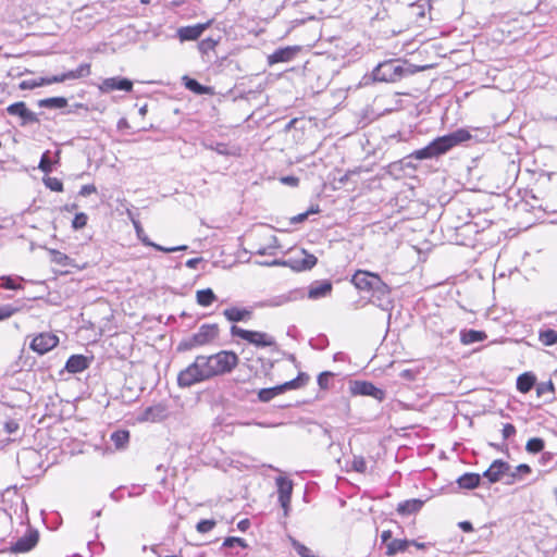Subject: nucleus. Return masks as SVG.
<instances>
[{
  "instance_id": "42",
  "label": "nucleus",
  "mask_w": 557,
  "mask_h": 557,
  "mask_svg": "<svg viewBox=\"0 0 557 557\" xmlns=\"http://www.w3.org/2000/svg\"><path fill=\"white\" fill-rule=\"evenodd\" d=\"M52 160L50 158V151L47 150L42 153L38 168L46 174L52 172Z\"/></svg>"
},
{
  "instance_id": "25",
  "label": "nucleus",
  "mask_w": 557,
  "mask_h": 557,
  "mask_svg": "<svg viewBox=\"0 0 557 557\" xmlns=\"http://www.w3.org/2000/svg\"><path fill=\"white\" fill-rule=\"evenodd\" d=\"M168 417V409L164 405L158 404L148 407L144 412V419L151 422L162 421Z\"/></svg>"
},
{
  "instance_id": "35",
  "label": "nucleus",
  "mask_w": 557,
  "mask_h": 557,
  "mask_svg": "<svg viewBox=\"0 0 557 557\" xmlns=\"http://www.w3.org/2000/svg\"><path fill=\"white\" fill-rule=\"evenodd\" d=\"M90 74V64L83 63L77 69L65 72V77L69 79H78L86 77Z\"/></svg>"
},
{
  "instance_id": "59",
  "label": "nucleus",
  "mask_w": 557,
  "mask_h": 557,
  "mask_svg": "<svg viewBox=\"0 0 557 557\" xmlns=\"http://www.w3.org/2000/svg\"><path fill=\"white\" fill-rule=\"evenodd\" d=\"M516 470V472L522 476L524 474H529L531 473V468L530 466L525 465V463H521L519 466H517L516 468H513Z\"/></svg>"
},
{
  "instance_id": "53",
  "label": "nucleus",
  "mask_w": 557,
  "mask_h": 557,
  "mask_svg": "<svg viewBox=\"0 0 557 557\" xmlns=\"http://www.w3.org/2000/svg\"><path fill=\"white\" fill-rule=\"evenodd\" d=\"M521 476L516 472L515 469L510 467V470L507 474H505L504 483L507 485L515 484L517 481H519Z\"/></svg>"
},
{
  "instance_id": "8",
  "label": "nucleus",
  "mask_w": 557,
  "mask_h": 557,
  "mask_svg": "<svg viewBox=\"0 0 557 557\" xmlns=\"http://www.w3.org/2000/svg\"><path fill=\"white\" fill-rule=\"evenodd\" d=\"M210 358L218 375L230 373L238 363L237 355L228 350H221L210 355Z\"/></svg>"
},
{
  "instance_id": "51",
  "label": "nucleus",
  "mask_w": 557,
  "mask_h": 557,
  "mask_svg": "<svg viewBox=\"0 0 557 557\" xmlns=\"http://www.w3.org/2000/svg\"><path fill=\"white\" fill-rule=\"evenodd\" d=\"M332 376H333V373L329 372V371L320 373L318 376V385L320 386V388L327 389L329 385H330V380L332 379Z\"/></svg>"
},
{
  "instance_id": "47",
  "label": "nucleus",
  "mask_w": 557,
  "mask_h": 557,
  "mask_svg": "<svg viewBox=\"0 0 557 557\" xmlns=\"http://www.w3.org/2000/svg\"><path fill=\"white\" fill-rule=\"evenodd\" d=\"M0 288L4 289H20L22 285L15 282V278L11 276H2L0 277Z\"/></svg>"
},
{
  "instance_id": "49",
  "label": "nucleus",
  "mask_w": 557,
  "mask_h": 557,
  "mask_svg": "<svg viewBox=\"0 0 557 557\" xmlns=\"http://www.w3.org/2000/svg\"><path fill=\"white\" fill-rule=\"evenodd\" d=\"M235 546L246 548L247 544H246L245 540H243L240 537H233V536L226 537L223 542V547H235Z\"/></svg>"
},
{
  "instance_id": "50",
  "label": "nucleus",
  "mask_w": 557,
  "mask_h": 557,
  "mask_svg": "<svg viewBox=\"0 0 557 557\" xmlns=\"http://www.w3.org/2000/svg\"><path fill=\"white\" fill-rule=\"evenodd\" d=\"M215 527V521L214 520H200L197 525H196V529L198 532L200 533H207L209 531H211L213 528Z\"/></svg>"
},
{
  "instance_id": "43",
  "label": "nucleus",
  "mask_w": 557,
  "mask_h": 557,
  "mask_svg": "<svg viewBox=\"0 0 557 557\" xmlns=\"http://www.w3.org/2000/svg\"><path fill=\"white\" fill-rule=\"evenodd\" d=\"M292 545L300 557H317L307 546L296 540H292Z\"/></svg>"
},
{
  "instance_id": "24",
  "label": "nucleus",
  "mask_w": 557,
  "mask_h": 557,
  "mask_svg": "<svg viewBox=\"0 0 557 557\" xmlns=\"http://www.w3.org/2000/svg\"><path fill=\"white\" fill-rule=\"evenodd\" d=\"M456 483L460 490H473L481 483V475L478 473L467 472L460 475Z\"/></svg>"
},
{
  "instance_id": "56",
  "label": "nucleus",
  "mask_w": 557,
  "mask_h": 557,
  "mask_svg": "<svg viewBox=\"0 0 557 557\" xmlns=\"http://www.w3.org/2000/svg\"><path fill=\"white\" fill-rule=\"evenodd\" d=\"M281 182L285 185H289V186H297L299 184V178L296 177V176H283L281 178Z\"/></svg>"
},
{
  "instance_id": "4",
  "label": "nucleus",
  "mask_w": 557,
  "mask_h": 557,
  "mask_svg": "<svg viewBox=\"0 0 557 557\" xmlns=\"http://www.w3.org/2000/svg\"><path fill=\"white\" fill-rule=\"evenodd\" d=\"M219 332V325L215 323L202 324L195 334L180 343L178 350H191L208 345L218 338Z\"/></svg>"
},
{
  "instance_id": "27",
  "label": "nucleus",
  "mask_w": 557,
  "mask_h": 557,
  "mask_svg": "<svg viewBox=\"0 0 557 557\" xmlns=\"http://www.w3.org/2000/svg\"><path fill=\"white\" fill-rule=\"evenodd\" d=\"M487 335L483 331L476 330H462L460 332V342L463 345H471L478 342L485 341Z\"/></svg>"
},
{
  "instance_id": "54",
  "label": "nucleus",
  "mask_w": 557,
  "mask_h": 557,
  "mask_svg": "<svg viewBox=\"0 0 557 557\" xmlns=\"http://www.w3.org/2000/svg\"><path fill=\"white\" fill-rule=\"evenodd\" d=\"M516 432L517 431H516V428L513 424L506 423V424H504L503 430H502L503 438L507 440V438L513 436L516 434Z\"/></svg>"
},
{
  "instance_id": "52",
  "label": "nucleus",
  "mask_w": 557,
  "mask_h": 557,
  "mask_svg": "<svg viewBox=\"0 0 557 557\" xmlns=\"http://www.w3.org/2000/svg\"><path fill=\"white\" fill-rule=\"evenodd\" d=\"M536 393L539 396H542L546 393H554V384L552 381L540 383L536 386Z\"/></svg>"
},
{
  "instance_id": "2",
  "label": "nucleus",
  "mask_w": 557,
  "mask_h": 557,
  "mask_svg": "<svg viewBox=\"0 0 557 557\" xmlns=\"http://www.w3.org/2000/svg\"><path fill=\"white\" fill-rule=\"evenodd\" d=\"M218 376L210 356L199 355L194 362L177 375L180 387H190L197 383Z\"/></svg>"
},
{
  "instance_id": "17",
  "label": "nucleus",
  "mask_w": 557,
  "mask_h": 557,
  "mask_svg": "<svg viewBox=\"0 0 557 557\" xmlns=\"http://www.w3.org/2000/svg\"><path fill=\"white\" fill-rule=\"evenodd\" d=\"M278 502L287 515L293 493V482L284 476L276 478Z\"/></svg>"
},
{
  "instance_id": "61",
  "label": "nucleus",
  "mask_w": 557,
  "mask_h": 557,
  "mask_svg": "<svg viewBox=\"0 0 557 557\" xmlns=\"http://www.w3.org/2000/svg\"><path fill=\"white\" fill-rule=\"evenodd\" d=\"M393 539H392V531L391 530H386V531H383L382 534H381V541L383 544L387 545L388 542H391Z\"/></svg>"
},
{
  "instance_id": "57",
  "label": "nucleus",
  "mask_w": 557,
  "mask_h": 557,
  "mask_svg": "<svg viewBox=\"0 0 557 557\" xmlns=\"http://www.w3.org/2000/svg\"><path fill=\"white\" fill-rule=\"evenodd\" d=\"M96 190L97 189H96L95 185H91V184L90 185H83L81 190H79V195L86 197V196H88L90 194L96 193Z\"/></svg>"
},
{
  "instance_id": "29",
  "label": "nucleus",
  "mask_w": 557,
  "mask_h": 557,
  "mask_svg": "<svg viewBox=\"0 0 557 557\" xmlns=\"http://www.w3.org/2000/svg\"><path fill=\"white\" fill-rule=\"evenodd\" d=\"M535 382H536V377L534 374H532L530 372L522 373L517 379V389L520 393L525 394L533 388V386L535 385Z\"/></svg>"
},
{
  "instance_id": "41",
  "label": "nucleus",
  "mask_w": 557,
  "mask_h": 557,
  "mask_svg": "<svg viewBox=\"0 0 557 557\" xmlns=\"http://www.w3.org/2000/svg\"><path fill=\"white\" fill-rule=\"evenodd\" d=\"M21 310L20 307L12 304L0 305V321L11 318L13 314Z\"/></svg>"
},
{
  "instance_id": "10",
  "label": "nucleus",
  "mask_w": 557,
  "mask_h": 557,
  "mask_svg": "<svg viewBox=\"0 0 557 557\" xmlns=\"http://www.w3.org/2000/svg\"><path fill=\"white\" fill-rule=\"evenodd\" d=\"M58 343L59 338L55 335L51 333H40L33 338L30 348L39 355H44L54 348Z\"/></svg>"
},
{
  "instance_id": "60",
  "label": "nucleus",
  "mask_w": 557,
  "mask_h": 557,
  "mask_svg": "<svg viewBox=\"0 0 557 557\" xmlns=\"http://www.w3.org/2000/svg\"><path fill=\"white\" fill-rule=\"evenodd\" d=\"M214 45H215V42H214L213 40L208 39V40H202V41L200 42L199 47H200V49H201L202 51H206V50H208V49L213 48V46H214Z\"/></svg>"
},
{
  "instance_id": "62",
  "label": "nucleus",
  "mask_w": 557,
  "mask_h": 557,
  "mask_svg": "<svg viewBox=\"0 0 557 557\" xmlns=\"http://www.w3.org/2000/svg\"><path fill=\"white\" fill-rule=\"evenodd\" d=\"M459 528L465 531V532H472L473 531V525L470 521H461L459 522Z\"/></svg>"
},
{
  "instance_id": "16",
  "label": "nucleus",
  "mask_w": 557,
  "mask_h": 557,
  "mask_svg": "<svg viewBox=\"0 0 557 557\" xmlns=\"http://www.w3.org/2000/svg\"><path fill=\"white\" fill-rule=\"evenodd\" d=\"M99 89L101 92H111L113 90H124L129 92L133 89V82L120 76L109 77L101 82Z\"/></svg>"
},
{
  "instance_id": "20",
  "label": "nucleus",
  "mask_w": 557,
  "mask_h": 557,
  "mask_svg": "<svg viewBox=\"0 0 557 557\" xmlns=\"http://www.w3.org/2000/svg\"><path fill=\"white\" fill-rule=\"evenodd\" d=\"M332 283L327 280L315 281L309 286L307 296L313 300L324 298L332 293Z\"/></svg>"
},
{
  "instance_id": "45",
  "label": "nucleus",
  "mask_w": 557,
  "mask_h": 557,
  "mask_svg": "<svg viewBox=\"0 0 557 557\" xmlns=\"http://www.w3.org/2000/svg\"><path fill=\"white\" fill-rule=\"evenodd\" d=\"M44 183L47 188H49L53 191H62L63 190V183L57 177L47 176L44 178Z\"/></svg>"
},
{
  "instance_id": "14",
  "label": "nucleus",
  "mask_w": 557,
  "mask_h": 557,
  "mask_svg": "<svg viewBox=\"0 0 557 557\" xmlns=\"http://www.w3.org/2000/svg\"><path fill=\"white\" fill-rule=\"evenodd\" d=\"M351 392L354 395L371 396L379 401L385 398V392L383 389L367 381H356L351 387Z\"/></svg>"
},
{
  "instance_id": "7",
  "label": "nucleus",
  "mask_w": 557,
  "mask_h": 557,
  "mask_svg": "<svg viewBox=\"0 0 557 557\" xmlns=\"http://www.w3.org/2000/svg\"><path fill=\"white\" fill-rule=\"evenodd\" d=\"M305 296H306V294H305L304 289L295 288V289H290L286 293L275 295L270 298L258 301V302H256L255 307H257V308L282 307L287 304L304 299Z\"/></svg>"
},
{
  "instance_id": "23",
  "label": "nucleus",
  "mask_w": 557,
  "mask_h": 557,
  "mask_svg": "<svg viewBox=\"0 0 557 557\" xmlns=\"http://www.w3.org/2000/svg\"><path fill=\"white\" fill-rule=\"evenodd\" d=\"M90 360L83 355H72L66 363L65 370L70 373H81L89 367Z\"/></svg>"
},
{
  "instance_id": "34",
  "label": "nucleus",
  "mask_w": 557,
  "mask_h": 557,
  "mask_svg": "<svg viewBox=\"0 0 557 557\" xmlns=\"http://www.w3.org/2000/svg\"><path fill=\"white\" fill-rule=\"evenodd\" d=\"M283 393V388L281 385L270 387V388H262L258 393V398L262 403H268L271 399H273L275 396Z\"/></svg>"
},
{
  "instance_id": "48",
  "label": "nucleus",
  "mask_w": 557,
  "mask_h": 557,
  "mask_svg": "<svg viewBox=\"0 0 557 557\" xmlns=\"http://www.w3.org/2000/svg\"><path fill=\"white\" fill-rule=\"evenodd\" d=\"M351 467L355 471L364 473L367 471V461L362 456H354Z\"/></svg>"
},
{
  "instance_id": "38",
  "label": "nucleus",
  "mask_w": 557,
  "mask_h": 557,
  "mask_svg": "<svg viewBox=\"0 0 557 557\" xmlns=\"http://www.w3.org/2000/svg\"><path fill=\"white\" fill-rule=\"evenodd\" d=\"M545 443L540 437H532L527 442L525 450L530 454H537L544 449Z\"/></svg>"
},
{
  "instance_id": "15",
  "label": "nucleus",
  "mask_w": 557,
  "mask_h": 557,
  "mask_svg": "<svg viewBox=\"0 0 557 557\" xmlns=\"http://www.w3.org/2000/svg\"><path fill=\"white\" fill-rule=\"evenodd\" d=\"M7 112L10 115H14V116L21 117V120H22L21 125H26V124H29V123H37L38 122L37 114L35 112L30 111L26 107V103L23 102V101H18V102H14V103L10 104L7 108Z\"/></svg>"
},
{
  "instance_id": "33",
  "label": "nucleus",
  "mask_w": 557,
  "mask_h": 557,
  "mask_svg": "<svg viewBox=\"0 0 557 557\" xmlns=\"http://www.w3.org/2000/svg\"><path fill=\"white\" fill-rule=\"evenodd\" d=\"M185 87L197 95H207L211 92V88L201 85L194 78L185 77Z\"/></svg>"
},
{
  "instance_id": "26",
  "label": "nucleus",
  "mask_w": 557,
  "mask_h": 557,
  "mask_svg": "<svg viewBox=\"0 0 557 557\" xmlns=\"http://www.w3.org/2000/svg\"><path fill=\"white\" fill-rule=\"evenodd\" d=\"M423 504L424 502L418 498L407 499L398 504L397 512L399 515L409 516L418 512L422 508Z\"/></svg>"
},
{
  "instance_id": "39",
  "label": "nucleus",
  "mask_w": 557,
  "mask_h": 557,
  "mask_svg": "<svg viewBox=\"0 0 557 557\" xmlns=\"http://www.w3.org/2000/svg\"><path fill=\"white\" fill-rule=\"evenodd\" d=\"M51 260L61 267H70L73 264V260L67 255L58 250L51 251Z\"/></svg>"
},
{
  "instance_id": "36",
  "label": "nucleus",
  "mask_w": 557,
  "mask_h": 557,
  "mask_svg": "<svg viewBox=\"0 0 557 557\" xmlns=\"http://www.w3.org/2000/svg\"><path fill=\"white\" fill-rule=\"evenodd\" d=\"M539 339L545 346L557 344V332L552 329L541 330L539 332Z\"/></svg>"
},
{
  "instance_id": "11",
  "label": "nucleus",
  "mask_w": 557,
  "mask_h": 557,
  "mask_svg": "<svg viewBox=\"0 0 557 557\" xmlns=\"http://www.w3.org/2000/svg\"><path fill=\"white\" fill-rule=\"evenodd\" d=\"M38 540V531L29 529L24 536L20 537L15 543L11 545L10 550L15 554L27 553L37 545Z\"/></svg>"
},
{
  "instance_id": "12",
  "label": "nucleus",
  "mask_w": 557,
  "mask_h": 557,
  "mask_svg": "<svg viewBox=\"0 0 557 557\" xmlns=\"http://www.w3.org/2000/svg\"><path fill=\"white\" fill-rule=\"evenodd\" d=\"M510 470V465L502 459L494 460L482 474L490 483L504 482L505 474Z\"/></svg>"
},
{
  "instance_id": "28",
  "label": "nucleus",
  "mask_w": 557,
  "mask_h": 557,
  "mask_svg": "<svg viewBox=\"0 0 557 557\" xmlns=\"http://www.w3.org/2000/svg\"><path fill=\"white\" fill-rule=\"evenodd\" d=\"M411 544H413L412 541L394 539L387 543L385 554L389 557L395 556L398 553L405 552Z\"/></svg>"
},
{
  "instance_id": "30",
  "label": "nucleus",
  "mask_w": 557,
  "mask_h": 557,
  "mask_svg": "<svg viewBox=\"0 0 557 557\" xmlns=\"http://www.w3.org/2000/svg\"><path fill=\"white\" fill-rule=\"evenodd\" d=\"M116 449H124L129 441V432L127 430H116L110 436Z\"/></svg>"
},
{
  "instance_id": "13",
  "label": "nucleus",
  "mask_w": 557,
  "mask_h": 557,
  "mask_svg": "<svg viewBox=\"0 0 557 557\" xmlns=\"http://www.w3.org/2000/svg\"><path fill=\"white\" fill-rule=\"evenodd\" d=\"M380 276L375 273L368 271L358 270L351 278L352 284L359 290L371 293L376 285L375 281H379Z\"/></svg>"
},
{
  "instance_id": "31",
  "label": "nucleus",
  "mask_w": 557,
  "mask_h": 557,
  "mask_svg": "<svg viewBox=\"0 0 557 557\" xmlns=\"http://www.w3.org/2000/svg\"><path fill=\"white\" fill-rule=\"evenodd\" d=\"M38 106L40 108H48V109H62L67 106V100L64 97H51V98L40 99L38 101Z\"/></svg>"
},
{
  "instance_id": "19",
  "label": "nucleus",
  "mask_w": 557,
  "mask_h": 557,
  "mask_svg": "<svg viewBox=\"0 0 557 557\" xmlns=\"http://www.w3.org/2000/svg\"><path fill=\"white\" fill-rule=\"evenodd\" d=\"M210 23L196 24L178 28L177 36L181 41L196 40L209 27Z\"/></svg>"
},
{
  "instance_id": "64",
  "label": "nucleus",
  "mask_w": 557,
  "mask_h": 557,
  "mask_svg": "<svg viewBox=\"0 0 557 557\" xmlns=\"http://www.w3.org/2000/svg\"><path fill=\"white\" fill-rule=\"evenodd\" d=\"M250 527V521L248 519H243L238 522L237 528L245 532Z\"/></svg>"
},
{
  "instance_id": "1",
  "label": "nucleus",
  "mask_w": 557,
  "mask_h": 557,
  "mask_svg": "<svg viewBox=\"0 0 557 557\" xmlns=\"http://www.w3.org/2000/svg\"><path fill=\"white\" fill-rule=\"evenodd\" d=\"M469 139H471V134L465 128H459L435 138L428 146L416 150L411 156L417 160L437 158Z\"/></svg>"
},
{
  "instance_id": "9",
  "label": "nucleus",
  "mask_w": 557,
  "mask_h": 557,
  "mask_svg": "<svg viewBox=\"0 0 557 557\" xmlns=\"http://www.w3.org/2000/svg\"><path fill=\"white\" fill-rule=\"evenodd\" d=\"M375 282L376 285H374V288L371 292L370 302L381 308L382 310H391L393 308L391 288L381 280V277Z\"/></svg>"
},
{
  "instance_id": "5",
  "label": "nucleus",
  "mask_w": 557,
  "mask_h": 557,
  "mask_svg": "<svg viewBox=\"0 0 557 557\" xmlns=\"http://www.w3.org/2000/svg\"><path fill=\"white\" fill-rule=\"evenodd\" d=\"M318 262V259L315 256L308 253L305 249L301 250V256L297 257H290L286 260H273V261H265V262H257L260 265H267V267H273V265H281V267H287L290 268L293 271L296 272H302L311 270Z\"/></svg>"
},
{
  "instance_id": "3",
  "label": "nucleus",
  "mask_w": 557,
  "mask_h": 557,
  "mask_svg": "<svg viewBox=\"0 0 557 557\" xmlns=\"http://www.w3.org/2000/svg\"><path fill=\"white\" fill-rule=\"evenodd\" d=\"M409 73L400 60H386L379 63L372 71L375 82H397Z\"/></svg>"
},
{
  "instance_id": "44",
  "label": "nucleus",
  "mask_w": 557,
  "mask_h": 557,
  "mask_svg": "<svg viewBox=\"0 0 557 557\" xmlns=\"http://www.w3.org/2000/svg\"><path fill=\"white\" fill-rule=\"evenodd\" d=\"M319 212H320L319 206H315V207H313V206H312V207H311L310 209H308L306 212H304V213H299V214H297V215L293 216V218L290 219V222H292L293 224L301 223V222H304L305 220H307L309 215L314 214V213H319Z\"/></svg>"
},
{
  "instance_id": "55",
  "label": "nucleus",
  "mask_w": 557,
  "mask_h": 557,
  "mask_svg": "<svg viewBox=\"0 0 557 557\" xmlns=\"http://www.w3.org/2000/svg\"><path fill=\"white\" fill-rule=\"evenodd\" d=\"M4 430L8 434H13L18 430V423L14 420H9L4 423Z\"/></svg>"
},
{
  "instance_id": "37",
  "label": "nucleus",
  "mask_w": 557,
  "mask_h": 557,
  "mask_svg": "<svg viewBox=\"0 0 557 557\" xmlns=\"http://www.w3.org/2000/svg\"><path fill=\"white\" fill-rule=\"evenodd\" d=\"M309 381V375L306 373H299L298 376L292 381L285 382L282 384L283 392L287 389L298 388L305 385Z\"/></svg>"
},
{
  "instance_id": "32",
  "label": "nucleus",
  "mask_w": 557,
  "mask_h": 557,
  "mask_svg": "<svg viewBox=\"0 0 557 557\" xmlns=\"http://www.w3.org/2000/svg\"><path fill=\"white\" fill-rule=\"evenodd\" d=\"M196 299L199 306L208 307L215 301L216 296L211 288H206L196 293Z\"/></svg>"
},
{
  "instance_id": "18",
  "label": "nucleus",
  "mask_w": 557,
  "mask_h": 557,
  "mask_svg": "<svg viewBox=\"0 0 557 557\" xmlns=\"http://www.w3.org/2000/svg\"><path fill=\"white\" fill-rule=\"evenodd\" d=\"M132 222H133V225H134V228H135V232H136V235L138 237V239L145 245V246H148V247H153L154 249L159 250V251H163V252H174V251H178V250H185L187 247L186 246H178V247H171V248H166V247H163L161 245H158L153 242H151L149 239V237L147 236V234L145 233L140 222L138 220H135V219H132Z\"/></svg>"
},
{
  "instance_id": "63",
  "label": "nucleus",
  "mask_w": 557,
  "mask_h": 557,
  "mask_svg": "<svg viewBox=\"0 0 557 557\" xmlns=\"http://www.w3.org/2000/svg\"><path fill=\"white\" fill-rule=\"evenodd\" d=\"M201 258H191L186 261V267L189 269H196L197 264L201 261Z\"/></svg>"
},
{
  "instance_id": "22",
  "label": "nucleus",
  "mask_w": 557,
  "mask_h": 557,
  "mask_svg": "<svg viewBox=\"0 0 557 557\" xmlns=\"http://www.w3.org/2000/svg\"><path fill=\"white\" fill-rule=\"evenodd\" d=\"M223 315L230 322L248 321L252 317V310L247 308L230 307L223 311Z\"/></svg>"
},
{
  "instance_id": "40",
  "label": "nucleus",
  "mask_w": 557,
  "mask_h": 557,
  "mask_svg": "<svg viewBox=\"0 0 557 557\" xmlns=\"http://www.w3.org/2000/svg\"><path fill=\"white\" fill-rule=\"evenodd\" d=\"M278 248V240L276 236H271L269 244L265 247H260L256 250L257 255L260 256H272L275 253V249Z\"/></svg>"
},
{
  "instance_id": "46",
  "label": "nucleus",
  "mask_w": 557,
  "mask_h": 557,
  "mask_svg": "<svg viewBox=\"0 0 557 557\" xmlns=\"http://www.w3.org/2000/svg\"><path fill=\"white\" fill-rule=\"evenodd\" d=\"M88 221V216L84 212L76 213L73 221H72V227L74 230H82L86 226Z\"/></svg>"
},
{
  "instance_id": "21",
  "label": "nucleus",
  "mask_w": 557,
  "mask_h": 557,
  "mask_svg": "<svg viewBox=\"0 0 557 557\" xmlns=\"http://www.w3.org/2000/svg\"><path fill=\"white\" fill-rule=\"evenodd\" d=\"M298 50V47H285L276 49L272 54L268 57V63L273 65L280 62H289L295 58Z\"/></svg>"
},
{
  "instance_id": "58",
  "label": "nucleus",
  "mask_w": 557,
  "mask_h": 557,
  "mask_svg": "<svg viewBox=\"0 0 557 557\" xmlns=\"http://www.w3.org/2000/svg\"><path fill=\"white\" fill-rule=\"evenodd\" d=\"M65 81H67V77H65V73L47 77V84L63 83Z\"/></svg>"
},
{
  "instance_id": "6",
  "label": "nucleus",
  "mask_w": 557,
  "mask_h": 557,
  "mask_svg": "<svg viewBox=\"0 0 557 557\" xmlns=\"http://www.w3.org/2000/svg\"><path fill=\"white\" fill-rule=\"evenodd\" d=\"M231 335L234 337H239L258 348L272 347L276 345L275 338L268 333L260 331H249L237 325H232Z\"/></svg>"
}]
</instances>
